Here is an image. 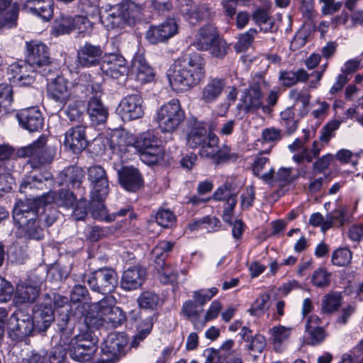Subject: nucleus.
I'll use <instances>...</instances> for the list:
<instances>
[{"mask_svg": "<svg viewBox=\"0 0 363 363\" xmlns=\"http://www.w3.org/2000/svg\"><path fill=\"white\" fill-rule=\"evenodd\" d=\"M56 151L53 147L46 145V139L44 137H40L31 144L17 150L16 155L18 157L29 158L28 164L33 169L26 175L20 185L21 192L26 193L27 189H45L46 185L44 182L52 179V174L47 170L40 172V169L52 163Z\"/></svg>", "mask_w": 363, "mask_h": 363, "instance_id": "obj_1", "label": "nucleus"}, {"mask_svg": "<svg viewBox=\"0 0 363 363\" xmlns=\"http://www.w3.org/2000/svg\"><path fill=\"white\" fill-rule=\"evenodd\" d=\"M205 65L204 58L198 52L178 57L168 69L170 85L179 91L196 86L205 77Z\"/></svg>", "mask_w": 363, "mask_h": 363, "instance_id": "obj_2", "label": "nucleus"}, {"mask_svg": "<svg viewBox=\"0 0 363 363\" xmlns=\"http://www.w3.org/2000/svg\"><path fill=\"white\" fill-rule=\"evenodd\" d=\"M42 205L34 199L19 200L13 210V219L20 238L40 240L44 238V226L38 214Z\"/></svg>", "mask_w": 363, "mask_h": 363, "instance_id": "obj_3", "label": "nucleus"}, {"mask_svg": "<svg viewBox=\"0 0 363 363\" xmlns=\"http://www.w3.org/2000/svg\"><path fill=\"white\" fill-rule=\"evenodd\" d=\"M185 118L179 100L173 99L157 109L155 121L162 133H172L179 128Z\"/></svg>", "mask_w": 363, "mask_h": 363, "instance_id": "obj_4", "label": "nucleus"}, {"mask_svg": "<svg viewBox=\"0 0 363 363\" xmlns=\"http://www.w3.org/2000/svg\"><path fill=\"white\" fill-rule=\"evenodd\" d=\"M86 282L90 289L102 294L112 293L118 285L117 272L108 267L98 269L89 274L82 273L79 280Z\"/></svg>", "mask_w": 363, "mask_h": 363, "instance_id": "obj_5", "label": "nucleus"}, {"mask_svg": "<svg viewBox=\"0 0 363 363\" xmlns=\"http://www.w3.org/2000/svg\"><path fill=\"white\" fill-rule=\"evenodd\" d=\"M134 147L141 161L148 165L156 164L163 152L160 141L152 130L140 134L134 142Z\"/></svg>", "mask_w": 363, "mask_h": 363, "instance_id": "obj_6", "label": "nucleus"}, {"mask_svg": "<svg viewBox=\"0 0 363 363\" xmlns=\"http://www.w3.org/2000/svg\"><path fill=\"white\" fill-rule=\"evenodd\" d=\"M44 297H49L51 299L53 311H57L55 320L57 330L61 333V339L62 337L68 338L73 333L74 324L69 314L70 309L67 298L56 293L45 294Z\"/></svg>", "mask_w": 363, "mask_h": 363, "instance_id": "obj_7", "label": "nucleus"}, {"mask_svg": "<svg viewBox=\"0 0 363 363\" xmlns=\"http://www.w3.org/2000/svg\"><path fill=\"white\" fill-rule=\"evenodd\" d=\"M174 246V242L162 240L152 250L156 268L160 273V280L164 284H172L178 278L177 272L165 264V260Z\"/></svg>", "mask_w": 363, "mask_h": 363, "instance_id": "obj_8", "label": "nucleus"}, {"mask_svg": "<svg viewBox=\"0 0 363 363\" xmlns=\"http://www.w3.org/2000/svg\"><path fill=\"white\" fill-rule=\"evenodd\" d=\"M97 340L91 337L90 333L75 335L67 347L70 357L79 362L90 360L97 350Z\"/></svg>", "mask_w": 363, "mask_h": 363, "instance_id": "obj_9", "label": "nucleus"}, {"mask_svg": "<svg viewBox=\"0 0 363 363\" xmlns=\"http://www.w3.org/2000/svg\"><path fill=\"white\" fill-rule=\"evenodd\" d=\"M87 179L90 186V199L92 201H105L109 193V180L105 169L101 165L88 168Z\"/></svg>", "mask_w": 363, "mask_h": 363, "instance_id": "obj_10", "label": "nucleus"}, {"mask_svg": "<svg viewBox=\"0 0 363 363\" xmlns=\"http://www.w3.org/2000/svg\"><path fill=\"white\" fill-rule=\"evenodd\" d=\"M235 341L226 340L218 349L208 347L203 351L204 363H243L242 353L233 349Z\"/></svg>", "mask_w": 363, "mask_h": 363, "instance_id": "obj_11", "label": "nucleus"}, {"mask_svg": "<svg viewBox=\"0 0 363 363\" xmlns=\"http://www.w3.org/2000/svg\"><path fill=\"white\" fill-rule=\"evenodd\" d=\"M36 326L33 317L19 311L9 318L8 335L11 340L21 342L32 334Z\"/></svg>", "mask_w": 363, "mask_h": 363, "instance_id": "obj_12", "label": "nucleus"}, {"mask_svg": "<svg viewBox=\"0 0 363 363\" xmlns=\"http://www.w3.org/2000/svg\"><path fill=\"white\" fill-rule=\"evenodd\" d=\"M26 60L28 64L33 66V68L45 67L43 71H39L42 75H47L45 72L50 66V58L48 47L38 40H32L26 42Z\"/></svg>", "mask_w": 363, "mask_h": 363, "instance_id": "obj_13", "label": "nucleus"}, {"mask_svg": "<svg viewBox=\"0 0 363 363\" xmlns=\"http://www.w3.org/2000/svg\"><path fill=\"white\" fill-rule=\"evenodd\" d=\"M90 28L91 22L86 16L61 14L54 21L53 33L56 36L70 33L74 30L83 33Z\"/></svg>", "mask_w": 363, "mask_h": 363, "instance_id": "obj_14", "label": "nucleus"}, {"mask_svg": "<svg viewBox=\"0 0 363 363\" xmlns=\"http://www.w3.org/2000/svg\"><path fill=\"white\" fill-rule=\"evenodd\" d=\"M178 28L175 19L168 18L157 25H151L146 30L145 38L152 45L164 43L178 33Z\"/></svg>", "mask_w": 363, "mask_h": 363, "instance_id": "obj_15", "label": "nucleus"}, {"mask_svg": "<svg viewBox=\"0 0 363 363\" xmlns=\"http://www.w3.org/2000/svg\"><path fill=\"white\" fill-rule=\"evenodd\" d=\"M104 50L100 45L85 42L79 46L77 52V65L83 68L96 67L101 64Z\"/></svg>", "mask_w": 363, "mask_h": 363, "instance_id": "obj_16", "label": "nucleus"}, {"mask_svg": "<svg viewBox=\"0 0 363 363\" xmlns=\"http://www.w3.org/2000/svg\"><path fill=\"white\" fill-rule=\"evenodd\" d=\"M103 73L113 79L125 77L128 73L125 59L118 53L106 54L101 66Z\"/></svg>", "mask_w": 363, "mask_h": 363, "instance_id": "obj_17", "label": "nucleus"}, {"mask_svg": "<svg viewBox=\"0 0 363 363\" xmlns=\"http://www.w3.org/2000/svg\"><path fill=\"white\" fill-rule=\"evenodd\" d=\"M118 111L123 118L135 120L144 114L143 99L140 94H130L120 102Z\"/></svg>", "mask_w": 363, "mask_h": 363, "instance_id": "obj_18", "label": "nucleus"}, {"mask_svg": "<svg viewBox=\"0 0 363 363\" xmlns=\"http://www.w3.org/2000/svg\"><path fill=\"white\" fill-rule=\"evenodd\" d=\"M86 128L85 125L77 124L69 128L65 134V145L75 154L82 152L88 146Z\"/></svg>", "mask_w": 363, "mask_h": 363, "instance_id": "obj_19", "label": "nucleus"}, {"mask_svg": "<svg viewBox=\"0 0 363 363\" xmlns=\"http://www.w3.org/2000/svg\"><path fill=\"white\" fill-rule=\"evenodd\" d=\"M16 118L21 128L29 132H37L44 125L43 113L38 107L22 109L16 113Z\"/></svg>", "mask_w": 363, "mask_h": 363, "instance_id": "obj_20", "label": "nucleus"}, {"mask_svg": "<svg viewBox=\"0 0 363 363\" xmlns=\"http://www.w3.org/2000/svg\"><path fill=\"white\" fill-rule=\"evenodd\" d=\"M36 69L33 68V65L28 64L26 60L19 61L10 65L8 72L13 83L19 86H26L33 83L34 76L33 74L37 71Z\"/></svg>", "mask_w": 363, "mask_h": 363, "instance_id": "obj_21", "label": "nucleus"}, {"mask_svg": "<svg viewBox=\"0 0 363 363\" xmlns=\"http://www.w3.org/2000/svg\"><path fill=\"white\" fill-rule=\"evenodd\" d=\"M42 206H46L52 202L57 206L70 208L77 201L76 196L69 189H59L57 191H49L41 196L35 198Z\"/></svg>", "mask_w": 363, "mask_h": 363, "instance_id": "obj_22", "label": "nucleus"}, {"mask_svg": "<svg viewBox=\"0 0 363 363\" xmlns=\"http://www.w3.org/2000/svg\"><path fill=\"white\" fill-rule=\"evenodd\" d=\"M263 96L259 82L254 83L245 89L240 99L241 108L245 113H254L259 108H264L262 102Z\"/></svg>", "mask_w": 363, "mask_h": 363, "instance_id": "obj_23", "label": "nucleus"}, {"mask_svg": "<svg viewBox=\"0 0 363 363\" xmlns=\"http://www.w3.org/2000/svg\"><path fill=\"white\" fill-rule=\"evenodd\" d=\"M50 300L49 297H44L42 303L33 309V318L39 331H45L55 318Z\"/></svg>", "mask_w": 363, "mask_h": 363, "instance_id": "obj_24", "label": "nucleus"}, {"mask_svg": "<svg viewBox=\"0 0 363 363\" xmlns=\"http://www.w3.org/2000/svg\"><path fill=\"white\" fill-rule=\"evenodd\" d=\"M69 81L57 76L48 85V96L57 103L65 106L70 99L72 93L69 89Z\"/></svg>", "mask_w": 363, "mask_h": 363, "instance_id": "obj_25", "label": "nucleus"}, {"mask_svg": "<svg viewBox=\"0 0 363 363\" xmlns=\"http://www.w3.org/2000/svg\"><path fill=\"white\" fill-rule=\"evenodd\" d=\"M127 343L128 340L123 333H112L104 340L101 351L104 354L112 357L114 360H118L120 356L124 354Z\"/></svg>", "mask_w": 363, "mask_h": 363, "instance_id": "obj_26", "label": "nucleus"}, {"mask_svg": "<svg viewBox=\"0 0 363 363\" xmlns=\"http://www.w3.org/2000/svg\"><path fill=\"white\" fill-rule=\"evenodd\" d=\"M321 320L316 315L308 316L306 328V343L309 345L316 346L323 342L327 337L325 329L320 327Z\"/></svg>", "mask_w": 363, "mask_h": 363, "instance_id": "obj_27", "label": "nucleus"}, {"mask_svg": "<svg viewBox=\"0 0 363 363\" xmlns=\"http://www.w3.org/2000/svg\"><path fill=\"white\" fill-rule=\"evenodd\" d=\"M23 9L43 21H50L53 16V0H26Z\"/></svg>", "mask_w": 363, "mask_h": 363, "instance_id": "obj_28", "label": "nucleus"}, {"mask_svg": "<svg viewBox=\"0 0 363 363\" xmlns=\"http://www.w3.org/2000/svg\"><path fill=\"white\" fill-rule=\"evenodd\" d=\"M119 183L123 188L135 192L143 186V180L138 169L133 167H124L118 172Z\"/></svg>", "mask_w": 363, "mask_h": 363, "instance_id": "obj_29", "label": "nucleus"}, {"mask_svg": "<svg viewBox=\"0 0 363 363\" xmlns=\"http://www.w3.org/2000/svg\"><path fill=\"white\" fill-rule=\"evenodd\" d=\"M225 86V79L209 77L201 90V100L206 104L216 102L222 95Z\"/></svg>", "mask_w": 363, "mask_h": 363, "instance_id": "obj_30", "label": "nucleus"}, {"mask_svg": "<svg viewBox=\"0 0 363 363\" xmlns=\"http://www.w3.org/2000/svg\"><path fill=\"white\" fill-rule=\"evenodd\" d=\"M13 0H0V29L11 28L17 25L19 5Z\"/></svg>", "mask_w": 363, "mask_h": 363, "instance_id": "obj_31", "label": "nucleus"}, {"mask_svg": "<svg viewBox=\"0 0 363 363\" xmlns=\"http://www.w3.org/2000/svg\"><path fill=\"white\" fill-rule=\"evenodd\" d=\"M146 272L144 269L134 267L123 272L121 285L126 291L135 290L140 288L145 281Z\"/></svg>", "mask_w": 363, "mask_h": 363, "instance_id": "obj_32", "label": "nucleus"}, {"mask_svg": "<svg viewBox=\"0 0 363 363\" xmlns=\"http://www.w3.org/2000/svg\"><path fill=\"white\" fill-rule=\"evenodd\" d=\"M209 133L203 122L194 121L186 133V145L191 149L198 148L205 141Z\"/></svg>", "mask_w": 363, "mask_h": 363, "instance_id": "obj_33", "label": "nucleus"}, {"mask_svg": "<svg viewBox=\"0 0 363 363\" xmlns=\"http://www.w3.org/2000/svg\"><path fill=\"white\" fill-rule=\"evenodd\" d=\"M218 36V31L214 26L205 25L199 30L193 45L199 50L206 51L209 45L213 43Z\"/></svg>", "mask_w": 363, "mask_h": 363, "instance_id": "obj_34", "label": "nucleus"}, {"mask_svg": "<svg viewBox=\"0 0 363 363\" xmlns=\"http://www.w3.org/2000/svg\"><path fill=\"white\" fill-rule=\"evenodd\" d=\"M87 113L92 125L104 123L108 118V109L104 106L100 99L91 97L87 104Z\"/></svg>", "mask_w": 363, "mask_h": 363, "instance_id": "obj_35", "label": "nucleus"}, {"mask_svg": "<svg viewBox=\"0 0 363 363\" xmlns=\"http://www.w3.org/2000/svg\"><path fill=\"white\" fill-rule=\"evenodd\" d=\"M132 70L135 80L142 84L149 83L154 79L153 69L142 56H138L133 60Z\"/></svg>", "mask_w": 363, "mask_h": 363, "instance_id": "obj_36", "label": "nucleus"}, {"mask_svg": "<svg viewBox=\"0 0 363 363\" xmlns=\"http://www.w3.org/2000/svg\"><path fill=\"white\" fill-rule=\"evenodd\" d=\"M61 183L72 188H79L82 184L85 172L77 166H69L64 169L60 174Z\"/></svg>", "mask_w": 363, "mask_h": 363, "instance_id": "obj_37", "label": "nucleus"}, {"mask_svg": "<svg viewBox=\"0 0 363 363\" xmlns=\"http://www.w3.org/2000/svg\"><path fill=\"white\" fill-rule=\"evenodd\" d=\"M127 25L135 24L140 20L143 14L144 7L132 1H127L118 6Z\"/></svg>", "mask_w": 363, "mask_h": 363, "instance_id": "obj_38", "label": "nucleus"}, {"mask_svg": "<svg viewBox=\"0 0 363 363\" xmlns=\"http://www.w3.org/2000/svg\"><path fill=\"white\" fill-rule=\"evenodd\" d=\"M252 19L255 23L264 33L273 32L274 30V18L268 9L257 8L252 13Z\"/></svg>", "mask_w": 363, "mask_h": 363, "instance_id": "obj_39", "label": "nucleus"}, {"mask_svg": "<svg viewBox=\"0 0 363 363\" xmlns=\"http://www.w3.org/2000/svg\"><path fill=\"white\" fill-rule=\"evenodd\" d=\"M177 7L180 13L191 25H196L202 18L198 6L191 0H178Z\"/></svg>", "mask_w": 363, "mask_h": 363, "instance_id": "obj_40", "label": "nucleus"}, {"mask_svg": "<svg viewBox=\"0 0 363 363\" xmlns=\"http://www.w3.org/2000/svg\"><path fill=\"white\" fill-rule=\"evenodd\" d=\"M13 167L0 164V192H9L14 184V179L11 174ZM9 216V212L6 208L0 206V222Z\"/></svg>", "mask_w": 363, "mask_h": 363, "instance_id": "obj_41", "label": "nucleus"}, {"mask_svg": "<svg viewBox=\"0 0 363 363\" xmlns=\"http://www.w3.org/2000/svg\"><path fill=\"white\" fill-rule=\"evenodd\" d=\"M138 313L137 311H132L128 317H126L125 313L119 307H116L111 310V312L108 313L107 316L104 317V323H111L112 326L117 327L121 325L125 320H130L134 322L137 320V316Z\"/></svg>", "mask_w": 363, "mask_h": 363, "instance_id": "obj_42", "label": "nucleus"}, {"mask_svg": "<svg viewBox=\"0 0 363 363\" xmlns=\"http://www.w3.org/2000/svg\"><path fill=\"white\" fill-rule=\"evenodd\" d=\"M309 75L303 69L296 71H281L279 74V80L285 86H291L298 82H303L308 80Z\"/></svg>", "mask_w": 363, "mask_h": 363, "instance_id": "obj_43", "label": "nucleus"}, {"mask_svg": "<svg viewBox=\"0 0 363 363\" xmlns=\"http://www.w3.org/2000/svg\"><path fill=\"white\" fill-rule=\"evenodd\" d=\"M13 89L10 84H0V118L12 110Z\"/></svg>", "mask_w": 363, "mask_h": 363, "instance_id": "obj_44", "label": "nucleus"}, {"mask_svg": "<svg viewBox=\"0 0 363 363\" xmlns=\"http://www.w3.org/2000/svg\"><path fill=\"white\" fill-rule=\"evenodd\" d=\"M291 330V328H286L283 325L274 326L270 329L274 348L277 352H280L282 344L289 339Z\"/></svg>", "mask_w": 363, "mask_h": 363, "instance_id": "obj_45", "label": "nucleus"}, {"mask_svg": "<svg viewBox=\"0 0 363 363\" xmlns=\"http://www.w3.org/2000/svg\"><path fill=\"white\" fill-rule=\"evenodd\" d=\"M39 295V289L29 284H18L16 288V297L20 303H29L35 301Z\"/></svg>", "mask_w": 363, "mask_h": 363, "instance_id": "obj_46", "label": "nucleus"}, {"mask_svg": "<svg viewBox=\"0 0 363 363\" xmlns=\"http://www.w3.org/2000/svg\"><path fill=\"white\" fill-rule=\"evenodd\" d=\"M155 316H148L142 320L138 325V333L134 336L131 342V346L133 347H138L141 341L151 333L154 324Z\"/></svg>", "mask_w": 363, "mask_h": 363, "instance_id": "obj_47", "label": "nucleus"}, {"mask_svg": "<svg viewBox=\"0 0 363 363\" xmlns=\"http://www.w3.org/2000/svg\"><path fill=\"white\" fill-rule=\"evenodd\" d=\"M91 201V213L94 219L106 223L115 220V214L108 213L104 201Z\"/></svg>", "mask_w": 363, "mask_h": 363, "instance_id": "obj_48", "label": "nucleus"}, {"mask_svg": "<svg viewBox=\"0 0 363 363\" xmlns=\"http://www.w3.org/2000/svg\"><path fill=\"white\" fill-rule=\"evenodd\" d=\"M219 138L213 133H209L203 143L199 146V154L201 157L211 158L217 153Z\"/></svg>", "mask_w": 363, "mask_h": 363, "instance_id": "obj_49", "label": "nucleus"}, {"mask_svg": "<svg viewBox=\"0 0 363 363\" xmlns=\"http://www.w3.org/2000/svg\"><path fill=\"white\" fill-rule=\"evenodd\" d=\"M84 103L82 100L71 101L65 111L66 115L71 122H77L82 124L84 116Z\"/></svg>", "mask_w": 363, "mask_h": 363, "instance_id": "obj_50", "label": "nucleus"}, {"mask_svg": "<svg viewBox=\"0 0 363 363\" xmlns=\"http://www.w3.org/2000/svg\"><path fill=\"white\" fill-rule=\"evenodd\" d=\"M101 19L108 28H123L126 24L119 6L113 8L106 17L101 16Z\"/></svg>", "mask_w": 363, "mask_h": 363, "instance_id": "obj_51", "label": "nucleus"}, {"mask_svg": "<svg viewBox=\"0 0 363 363\" xmlns=\"http://www.w3.org/2000/svg\"><path fill=\"white\" fill-rule=\"evenodd\" d=\"M352 259V252L346 247H338L331 254V263L333 265L343 267L348 266Z\"/></svg>", "mask_w": 363, "mask_h": 363, "instance_id": "obj_52", "label": "nucleus"}, {"mask_svg": "<svg viewBox=\"0 0 363 363\" xmlns=\"http://www.w3.org/2000/svg\"><path fill=\"white\" fill-rule=\"evenodd\" d=\"M116 300L112 296H106L93 306L96 317L101 320H104L115 306Z\"/></svg>", "mask_w": 363, "mask_h": 363, "instance_id": "obj_53", "label": "nucleus"}, {"mask_svg": "<svg viewBox=\"0 0 363 363\" xmlns=\"http://www.w3.org/2000/svg\"><path fill=\"white\" fill-rule=\"evenodd\" d=\"M342 296L340 292H330L322 301V310L325 313L337 311L342 305Z\"/></svg>", "mask_w": 363, "mask_h": 363, "instance_id": "obj_54", "label": "nucleus"}, {"mask_svg": "<svg viewBox=\"0 0 363 363\" xmlns=\"http://www.w3.org/2000/svg\"><path fill=\"white\" fill-rule=\"evenodd\" d=\"M229 50V45L219 35L213 43L209 45L206 51H208L212 57L222 60L227 55Z\"/></svg>", "mask_w": 363, "mask_h": 363, "instance_id": "obj_55", "label": "nucleus"}, {"mask_svg": "<svg viewBox=\"0 0 363 363\" xmlns=\"http://www.w3.org/2000/svg\"><path fill=\"white\" fill-rule=\"evenodd\" d=\"M216 152L217 153L212 158L216 164L235 162L239 157V155L232 152L230 147L226 144H223L221 147L218 145Z\"/></svg>", "mask_w": 363, "mask_h": 363, "instance_id": "obj_56", "label": "nucleus"}, {"mask_svg": "<svg viewBox=\"0 0 363 363\" xmlns=\"http://www.w3.org/2000/svg\"><path fill=\"white\" fill-rule=\"evenodd\" d=\"M160 300L157 294L150 291H146L139 296L138 303L141 308L154 311L157 309Z\"/></svg>", "mask_w": 363, "mask_h": 363, "instance_id": "obj_57", "label": "nucleus"}, {"mask_svg": "<svg viewBox=\"0 0 363 363\" xmlns=\"http://www.w3.org/2000/svg\"><path fill=\"white\" fill-rule=\"evenodd\" d=\"M235 196H238V193L235 191L233 184L225 182L216 189L211 197L215 201H223Z\"/></svg>", "mask_w": 363, "mask_h": 363, "instance_id": "obj_58", "label": "nucleus"}, {"mask_svg": "<svg viewBox=\"0 0 363 363\" xmlns=\"http://www.w3.org/2000/svg\"><path fill=\"white\" fill-rule=\"evenodd\" d=\"M345 213V209L343 208H339L333 211V213H328L323 223V231L325 232L329 230L334 223H337L340 226H342L346 221Z\"/></svg>", "mask_w": 363, "mask_h": 363, "instance_id": "obj_59", "label": "nucleus"}, {"mask_svg": "<svg viewBox=\"0 0 363 363\" xmlns=\"http://www.w3.org/2000/svg\"><path fill=\"white\" fill-rule=\"evenodd\" d=\"M116 231V228L114 226L94 225L90 228L88 238L91 242H97L104 238L113 235Z\"/></svg>", "mask_w": 363, "mask_h": 363, "instance_id": "obj_60", "label": "nucleus"}, {"mask_svg": "<svg viewBox=\"0 0 363 363\" xmlns=\"http://www.w3.org/2000/svg\"><path fill=\"white\" fill-rule=\"evenodd\" d=\"M340 124L341 122L337 120L327 123L320 130V141L327 145L335 136V130L339 129Z\"/></svg>", "mask_w": 363, "mask_h": 363, "instance_id": "obj_61", "label": "nucleus"}, {"mask_svg": "<svg viewBox=\"0 0 363 363\" xmlns=\"http://www.w3.org/2000/svg\"><path fill=\"white\" fill-rule=\"evenodd\" d=\"M330 273L326 269L320 267L315 269L311 277V283L318 288H325L330 285Z\"/></svg>", "mask_w": 363, "mask_h": 363, "instance_id": "obj_62", "label": "nucleus"}, {"mask_svg": "<svg viewBox=\"0 0 363 363\" xmlns=\"http://www.w3.org/2000/svg\"><path fill=\"white\" fill-rule=\"evenodd\" d=\"M218 292L216 287H211L210 289H201L193 292V299L195 302L198 303L201 308H202L207 302H208L213 296Z\"/></svg>", "mask_w": 363, "mask_h": 363, "instance_id": "obj_63", "label": "nucleus"}, {"mask_svg": "<svg viewBox=\"0 0 363 363\" xmlns=\"http://www.w3.org/2000/svg\"><path fill=\"white\" fill-rule=\"evenodd\" d=\"M257 33V31L255 28H250L245 33L240 35L235 45L236 51L240 52L247 50L251 45Z\"/></svg>", "mask_w": 363, "mask_h": 363, "instance_id": "obj_64", "label": "nucleus"}]
</instances>
